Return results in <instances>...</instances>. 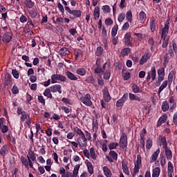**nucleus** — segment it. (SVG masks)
Segmentation results:
<instances>
[{"mask_svg": "<svg viewBox=\"0 0 177 177\" xmlns=\"http://www.w3.org/2000/svg\"><path fill=\"white\" fill-rule=\"evenodd\" d=\"M111 65L110 64V63L106 62L104 65H103V72L102 74H104V80H110V77L111 76Z\"/></svg>", "mask_w": 177, "mask_h": 177, "instance_id": "1", "label": "nucleus"}, {"mask_svg": "<svg viewBox=\"0 0 177 177\" xmlns=\"http://www.w3.org/2000/svg\"><path fill=\"white\" fill-rule=\"evenodd\" d=\"M80 100L87 107H92V106H93V102L91 100V94L89 93H86L84 96L80 97Z\"/></svg>", "mask_w": 177, "mask_h": 177, "instance_id": "2", "label": "nucleus"}, {"mask_svg": "<svg viewBox=\"0 0 177 177\" xmlns=\"http://www.w3.org/2000/svg\"><path fill=\"white\" fill-rule=\"evenodd\" d=\"M66 12H68L69 15H73V17H69L70 19H77L78 17H81L82 16V12L80 10H71L70 7L65 6Z\"/></svg>", "mask_w": 177, "mask_h": 177, "instance_id": "3", "label": "nucleus"}, {"mask_svg": "<svg viewBox=\"0 0 177 177\" xmlns=\"http://www.w3.org/2000/svg\"><path fill=\"white\" fill-rule=\"evenodd\" d=\"M17 113L18 114V115H21V118H20L21 124L24 123V121H26L27 118H30V115H28L26 111H23V109H21V108L20 107L17 108Z\"/></svg>", "mask_w": 177, "mask_h": 177, "instance_id": "4", "label": "nucleus"}, {"mask_svg": "<svg viewBox=\"0 0 177 177\" xmlns=\"http://www.w3.org/2000/svg\"><path fill=\"white\" fill-rule=\"evenodd\" d=\"M67 78L63 75L54 74L51 76V83L57 84V81H61L62 82H66Z\"/></svg>", "mask_w": 177, "mask_h": 177, "instance_id": "5", "label": "nucleus"}, {"mask_svg": "<svg viewBox=\"0 0 177 177\" xmlns=\"http://www.w3.org/2000/svg\"><path fill=\"white\" fill-rule=\"evenodd\" d=\"M158 81H157V86H160L161 85V82L164 80V77H165V69L164 68H161L158 70Z\"/></svg>", "mask_w": 177, "mask_h": 177, "instance_id": "6", "label": "nucleus"}, {"mask_svg": "<svg viewBox=\"0 0 177 177\" xmlns=\"http://www.w3.org/2000/svg\"><path fill=\"white\" fill-rule=\"evenodd\" d=\"M120 145L121 149H125L126 147H128V136H127V133H122V136L120 137Z\"/></svg>", "mask_w": 177, "mask_h": 177, "instance_id": "7", "label": "nucleus"}, {"mask_svg": "<svg viewBox=\"0 0 177 177\" xmlns=\"http://www.w3.org/2000/svg\"><path fill=\"white\" fill-rule=\"evenodd\" d=\"M151 57V53H150V50H148L141 57L140 59V65L143 66L145 63H147V60H149Z\"/></svg>", "mask_w": 177, "mask_h": 177, "instance_id": "8", "label": "nucleus"}, {"mask_svg": "<svg viewBox=\"0 0 177 177\" xmlns=\"http://www.w3.org/2000/svg\"><path fill=\"white\" fill-rule=\"evenodd\" d=\"M12 38H13V33H12V31L9 30V32L3 33L2 41L3 44H9V42L12 41Z\"/></svg>", "mask_w": 177, "mask_h": 177, "instance_id": "9", "label": "nucleus"}, {"mask_svg": "<svg viewBox=\"0 0 177 177\" xmlns=\"http://www.w3.org/2000/svg\"><path fill=\"white\" fill-rule=\"evenodd\" d=\"M169 32V19H167L165 24V27L162 29L161 38H167Z\"/></svg>", "mask_w": 177, "mask_h": 177, "instance_id": "10", "label": "nucleus"}, {"mask_svg": "<svg viewBox=\"0 0 177 177\" xmlns=\"http://www.w3.org/2000/svg\"><path fill=\"white\" fill-rule=\"evenodd\" d=\"M142 166V157L140 155H137V160L135 163L133 174H138L139 172V169H140V167Z\"/></svg>", "mask_w": 177, "mask_h": 177, "instance_id": "11", "label": "nucleus"}, {"mask_svg": "<svg viewBox=\"0 0 177 177\" xmlns=\"http://www.w3.org/2000/svg\"><path fill=\"white\" fill-rule=\"evenodd\" d=\"M128 93H124L122 97L117 101L116 106L122 107L124 104L127 102V100H128Z\"/></svg>", "mask_w": 177, "mask_h": 177, "instance_id": "12", "label": "nucleus"}, {"mask_svg": "<svg viewBox=\"0 0 177 177\" xmlns=\"http://www.w3.org/2000/svg\"><path fill=\"white\" fill-rule=\"evenodd\" d=\"M170 103V113H174L175 109H176V99L174 96H171L169 98Z\"/></svg>", "mask_w": 177, "mask_h": 177, "instance_id": "13", "label": "nucleus"}, {"mask_svg": "<svg viewBox=\"0 0 177 177\" xmlns=\"http://www.w3.org/2000/svg\"><path fill=\"white\" fill-rule=\"evenodd\" d=\"M86 137H85V135L84 136H81L77 138V142L80 145V147H85L86 145Z\"/></svg>", "mask_w": 177, "mask_h": 177, "instance_id": "14", "label": "nucleus"}, {"mask_svg": "<svg viewBox=\"0 0 177 177\" xmlns=\"http://www.w3.org/2000/svg\"><path fill=\"white\" fill-rule=\"evenodd\" d=\"M50 90L53 93H56V92H59L62 93V86L60 84L53 85L50 87Z\"/></svg>", "mask_w": 177, "mask_h": 177, "instance_id": "15", "label": "nucleus"}, {"mask_svg": "<svg viewBox=\"0 0 177 177\" xmlns=\"http://www.w3.org/2000/svg\"><path fill=\"white\" fill-rule=\"evenodd\" d=\"M124 44L126 46H132V41H131V32H127L124 35Z\"/></svg>", "mask_w": 177, "mask_h": 177, "instance_id": "16", "label": "nucleus"}, {"mask_svg": "<svg viewBox=\"0 0 177 177\" xmlns=\"http://www.w3.org/2000/svg\"><path fill=\"white\" fill-rule=\"evenodd\" d=\"M102 93H103L104 100L106 103H109V102H110V100H111V97L110 96V93H109V90L104 88V89L102 91Z\"/></svg>", "mask_w": 177, "mask_h": 177, "instance_id": "17", "label": "nucleus"}, {"mask_svg": "<svg viewBox=\"0 0 177 177\" xmlns=\"http://www.w3.org/2000/svg\"><path fill=\"white\" fill-rule=\"evenodd\" d=\"M104 53V49L101 46H99L97 47L95 50V56H97L98 57H102L103 56V54Z\"/></svg>", "mask_w": 177, "mask_h": 177, "instance_id": "18", "label": "nucleus"}, {"mask_svg": "<svg viewBox=\"0 0 177 177\" xmlns=\"http://www.w3.org/2000/svg\"><path fill=\"white\" fill-rule=\"evenodd\" d=\"M129 100L131 101L136 100L137 102H143V98L136 96V95H135L132 93H129Z\"/></svg>", "mask_w": 177, "mask_h": 177, "instance_id": "19", "label": "nucleus"}, {"mask_svg": "<svg viewBox=\"0 0 177 177\" xmlns=\"http://www.w3.org/2000/svg\"><path fill=\"white\" fill-rule=\"evenodd\" d=\"M159 154H160V149H158L151 156V160H150L151 164L154 162V161H157V158H158Z\"/></svg>", "mask_w": 177, "mask_h": 177, "instance_id": "20", "label": "nucleus"}, {"mask_svg": "<svg viewBox=\"0 0 177 177\" xmlns=\"http://www.w3.org/2000/svg\"><path fill=\"white\" fill-rule=\"evenodd\" d=\"M58 53L60 56H67V55H70V50L66 47H62L60 48Z\"/></svg>", "mask_w": 177, "mask_h": 177, "instance_id": "21", "label": "nucleus"}, {"mask_svg": "<svg viewBox=\"0 0 177 177\" xmlns=\"http://www.w3.org/2000/svg\"><path fill=\"white\" fill-rule=\"evenodd\" d=\"M93 16L95 20H98L99 17H100V8L99 6H96L93 10Z\"/></svg>", "mask_w": 177, "mask_h": 177, "instance_id": "22", "label": "nucleus"}, {"mask_svg": "<svg viewBox=\"0 0 177 177\" xmlns=\"http://www.w3.org/2000/svg\"><path fill=\"white\" fill-rule=\"evenodd\" d=\"M66 77L68 78V80H71V81H77L78 77H77L71 71H66Z\"/></svg>", "mask_w": 177, "mask_h": 177, "instance_id": "23", "label": "nucleus"}, {"mask_svg": "<svg viewBox=\"0 0 177 177\" xmlns=\"http://www.w3.org/2000/svg\"><path fill=\"white\" fill-rule=\"evenodd\" d=\"M102 171L104 172V175L106 177H111V176L113 175L111 174V170H110V169H109V167L106 166L102 167Z\"/></svg>", "mask_w": 177, "mask_h": 177, "instance_id": "24", "label": "nucleus"}, {"mask_svg": "<svg viewBox=\"0 0 177 177\" xmlns=\"http://www.w3.org/2000/svg\"><path fill=\"white\" fill-rule=\"evenodd\" d=\"M162 111H163V113H166V111H168L170 108H169V104L168 103V101H164L162 103Z\"/></svg>", "mask_w": 177, "mask_h": 177, "instance_id": "25", "label": "nucleus"}, {"mask_svg": "<svg viewBox=\"0 0 177 177\" xmlns=\"http://www.w3.org/2000/svg\"><path fill=\"white\" fill-rule=\"evenodd\" d=\"M149 27L151 32L156 31V18H152L149 22Z\"/></svg>", "mask_w": 177, "mask_h": 177, "instance_id": "26", "label": "nucleus"}, {"mask_svg": "<svg viewBox=\"0 0 177 177\" xmlns=\"http://www.w3.org/2000/svg\"><path fill=\"white\" fill-rule=\"evenodd\" d=\"M10 82H12V76L9 74L6 75L4 78V85L6 86H9Z\"/></svg>", "mask_w": 177, "mask_h": 177, "instance_id": "27", "label": "nucleus"}, {"mask_svg": "<svg viewBox=\"0 0 177 177\" xmlns=\"http://www.w3.org/2000/svg\"><path fill=\"white\" fill-rule=\"evenodd\" d=\"M76 74H78V75L81 77H84V75H86V69L84 68H79L76 70Z\"/></svg>", "mask_w": 177, "mask_h": 177, "instance_id": "28", "label": "nucleus"}, {"mask_svg": "<svg viewBox=\"0 0 177 177\" xmlns=\"http://www.w3.org/2000/svg\"><path fill=\"white\" fill-rule=\"evenodd\" d=\"M139 19L141 23H145L146 21V19H147V15L145 11H141L139 13Z\"/></svg>", "mask_w": 177, "mask_h": 177, "instance_id": "29", "label": "nucleus"}, {"mask_svg": "<svg viewBox=\"0 0 177 177\" xmlns=\"http://www.w3.org/2000/svg\"><path fill=\"white\" fill-rule=\"evenodd\" d=\"M152 81L156 80V77H157V72H156V66H152L151 68V72L149 73Z\"/></svg>", "mask_w": 177, "mask_h": 177, "instance_id": "30", "label": "nucleus"}, {"mask_svg": "<svg viewBox=\"0 0 177 177\" xmlns=\"http://www.w3.org/2000/svg\"><path fill=\"white\" fill-rule=\"evenodd\" d=\"M86 163L88 168V171L90 174V175H93V165H92V162H89V160H86Z\"/></svg>", "mask_w": 177, "mask_h": 177, "instance_id": "31", "label": "nucleus"}, {"mask_svg": "<svg viewBox=\"0 0 177 177\" xmlns=\"http://www.w3.org/2000/svg\"><path fill=\"white\" fill-rule=\"evenodd\" d=\"M8 145H4L2 146V147L0 149V155L2 156V157H5L6 153H8Z\"/></svg>", "mask_w": 177, "mask_h": 177, "instance_id": "32", "label": "nucleus"}, {"mask_svg": "<svg viewBox=\"0 0 177 177\" xmlns=\"http://www.w3.org/2000/svg\"><path fill=\"white\" fill-rule=\"evenodd\" d=\"M160 172H161V169H160V167H155L152 170V177L160 176Z\"/></svg>", "mask_w": 177, "mask_h": 177, "instance_id": "33", "label": "nucleus"}, {"mask_svg": "<svg viewBox=\"0 0 177 177\" xmlns=\"http://www.w3.org/2000/svg\"><path fill=\"white\" fill-rule=\"evenodd\" d=\"M122 171L126 175H129V168H128V165L125 162H122Z\"/></svg>", "mask_w": 177, "mask_h": 177, "instance_id": "34", "label": "nucleus"}, {"mask_svg": "<svg viewBox=\"0 0 177 177\" xmlns=\"http://www.w3.org/2000/svg\"><path fill=\"white\" fill-rule=\"evenodd\" d=\"M167 86H168V80H165L162 82V85L158 88V95H160V93H161V91H164L165 88H167Z\"/></svg>", "mask_w": 177, "mask_h": 177, "instance_id": "35", "label": "nucleus"}, {"mask_svg": "<svg viewBox=\"0 0 177 177\" xmlns=\"http://www.w3.org/2000/svg\"><path fill=\"white\" fill-rule=\"evenodd\" d=\"M74 55L75 59L77 60L80 56H82L84 55V51L76 48L74 50Z\"/></svg>", "mask_w": 177, "mask_h": 177, "instance_id": "36", "label": "nucleus"}, {"mask_svg": "<svg viewBox=\"0 0 177 177\" xmlns=\"http://www.w3.org/2000/svg\"><path fill=\"white\" fill-rule=\"evenodd\" d=\"M117 32H118V25L116 24L111 29V37L114 38L117 35Z\"/></svg>", "mask_w": 177, "mask_h": 177, "instance_id": "37", "label": "nucleus"}, {"mask_svg": "<svg viewBox=\"0 0 177 177\" xmlns=\"http://www.w3.org/2000/svg\"><path fill=\"white\" fill-rule=\"evenodd\" d=\"M131 89L133 93H142V91H140V88H139V86H138V85L135 84H132Z\"/></svg>", "mask_w": 177, "mask_h": 177, "instance_id": "38", "label": "nucleus"}, {"mask_svg": "<svg viewBox=\"0 0 177 177\" xmlns=\"http://www.w3.org/2000/svg\"><path fill=\"white\" fill-rule=\"evenodd\" d=\"M109 156L111 157L114 161H117V160H118V153H117V152L115 151H109Z\"/></svg>", "mask_w": 177, "mask_h": 177, "instance_id": "39", "label": "nucleus"}, {"mask_svg": "<svg viewBox=\"0 0 177 177\" xmlns=\"http://www.w3.org/2000/svg\"><path fill=\"white\" fill-rule=\"evenodd\" d=\"M52 92L50 88H46L44 92V95L46 96L48 99H52L53 96L52 95Z\"/></svg>", "mask_w": 177, "mask_h": 177, "instance_id": "40", "label": "nucleus"}, {"mask_svg": "<svg viewBox=\"0 0 177 177\" xmlns=\"http://www.w3.org/2000/svg\"><path fill=\"white\" fill-rule=\"evenodd\" d=\"M24 4L26 5V6H27V8H28L29 9H31L32 8L34 7V2H32V0H25L24 1Z\"/></svg>", "mask_w": 177, "mask_h": 177, "instance_id": "41", "label": "nucleus"}, {"mask_svg": "<svg viewBox=\"0 0 177 177\" xmlns=\"http://www.w3.org/2000/svg\"><path fill=\"white\" fill-rule=\"evenodd\" d=\"M152 146H153V140L151 138H149L147 140L146 149L147 150H150V149H151Z\"/></svg>", "mask_w": 177, "mask_h": 177, "instance_id": "42", "label": "nucleus"}, {"mask_svg": "<svg viewBox=\"0 0 177 177\" xmlns=\"http://www.w3.org/2000/svg\"><path fill=\"white\" fill-rule=\"evenodd\" d=\"M28 156L31 161H37V156H35V152L30 151L28 152Z\"/></svg>", "mask_w": 177, "mask_h": 177, "instance_id": "43", "label": "nucleus"}, {"mask_svg": "<svg viewBox=\"0 0 177 177\" xmlns=\"http://www.w3.org/2000/svg\"><path fill=\"white\" fill-rule=\"evenodd\" d=\"M74 131L76 133V136H85L82 130L78 127H75Z\"/></svg>", "mask_w": 177, "mask_h": 177, "instance_id": "44", "label": "nucleus"}, {"mask_svg": "<svg viewBox=\"0 0 177 177\" xmlns=\"http://www.w3.org/2000/svg\"><path fill=\"white\" fill-rule=\"evenodd\" d=\"M131 53V48L127 47L121 50L122 56H128V54Z\"/></svg>", "mask_w": 177, "mask_h": 177, "instance_id": "45", "label": "nucleus"}, {"mask_svg": "<svg viewBox=\"0 0 177 177\" xmlns=\"http://www.w3.org/2000/svg\"><path fill=\"white\" fill-rule=\"evenodd\" d=\"M108 147L109 150H115L117 147H118V142H111L109 145Z\"/></svg>", "mask_w": 177, "mask_h": 177, "instance_id": "46", "label": "nucleus"}, {"mask_svg": "<svg viewBox=\"0 0 177 177\" xmlns=\"http://www.w3.org/2000/svg\"><path fill=\"white\" fill-rule=\"evenodd\" d=\"M90 156L91 158H93V160H96V158H97V156H96V152L95 151V148H90Z\"/></svg>", "mask_w": 177, "mask_h": 177, "instance_id": "47", "label": "nucleus"}, {"mask_svg": "<svg viewBox=\"0 0 177 177\" xmlns=\"http://www.w3.org/2000/svg\"><path fill=\"white\" fill-rule=\"evenodd\" d=\"M80 165H76L74 167V169L73 171V177H77L78 175V171H80Z\"/></svg>", "mask_w": 177, "mask_h": 177, "instance_id": "48", "label": "nucleus"}, {"mask_svg": "<svg viewBox=\"0 0 177 177\" xmlns=\"http://www.w3.org/2000/svg\"><path fill=\"white\" fill-rule=\"evenodd\" d=\"M126 18L129 23H132V11L128 10L126 13Z\"/></svg>", "mask_w": 177, "mask_h": 177, "instance_id": "49", "label": "nucleus"}, {"mask_svg": "<svg viewBox=\"0 0 177 177\" xmlns=\"http://www.w3.org/2000/svg\"><path fill=\"white\" fill-rule=\"evenodd\" d=\"M165 154L167 160H172V151H171V149H166Z\"/></svg>", "mask_w": 177, "mask_h": 177, "instance_id": "50", "label": "nucleus"}, {"mask_svg": "<svg viewBox=\"0 0 177 177\" xmlns=\"http://www.w3.org/2000/svg\"><path fill=\"white\" fill-rule=\"evenodd\" d=\"M21 162L24 165L25 168H28V160H27L24 156L21 157Z\"/></svg>", "mask_w": 177, "mask_h": 177, "instance_id": "51", "label": "nucleus"}, {"mask_svg": "<svg viewBox=\"0 0 177 177\" xmlns=\"http://www.w3.org/2000/svg\"><path fill=\"white\" fill-rule=\"evenodd\" d=\"M125 20V12H121L118 17V21L119 23H122Z\"/></svg>", "mask_w": 177, "mask_h": 177, "instance_id": "52", "label": "nucleus"}, {"mask_svg": "<svg viewBox=\"0 0 177 177\" xmlns=\"http://www.w3.org/2000/svg\"><path fill=\"white\" fill-rule=\"evenodd\" d=\"M161 39H162V48H167L169 39L167 37H161Z\"/></svg>", "mask_w": 177, "mask_h": 177, "instance_id": "53", "label": "nucleus"}, {"mask_svg": "<svg viewBox=\"0 0 177 177\" xmlns=\"http://www.w3.org/2000/svg\"><path fill=\"white\" fill-rule=\"evenodd\" d=\"M94 73H95V74H100V73H103V66L102 68V66H96Z\"/></svg>", "mask_w": 177, "mask_h": 177, "instance_id": "54", "label": "nucleus"}, {"mask_svg": "<svg viewBox=\"0 0 177 177\" xmlns=\"http://www.w3.org/2000/svg\"><path fill=\"white\" fill-rule=\"evenodd\" d=\"M30 15L32 19H37V17L39 16V14H38V12H37V10H33L30 12Z\"/></svg>", "mask_w": 177, "mask_h": 177, "instance_id": "55", "label": "nucleus"}, {"mask_svg": "<svg viewBox=\"0 0 177 177\" xmlns=\"http://www.w3.org/2000/svg\"><path fill=\"white\" fill-rule=\"evenodd\" d=\"M102 9L103 10L104 13H110L111 11V9L110 8V6L105 5L102 7Z\"/></svg>", "mask_w": 177, "mask_h": 177, "instance_id": "56", "label": "nucleus"}, {"mask_svg": "<svg viewBox=\"0 0 177 177\" xmlns=\"http://www.w3.org/2000/svg\"><path fill=\"white\" fill-rule=\"evenodd\" d=\"M146 133H147V131H146V129H143L142 130V132L140 133V140H145Z\"/></svg>", "mask_w": 177, "mask_h": 177, "instance_id": "57", "label": "nucleus"}, {"mask_svg": "<svg viewBox=\"0 0 177 177\" xmlns=\"http://www.w3.org/2000/svg\"><path fill=\"white\" fill-rule=\"evenodd\" d=\"M104 23L106 26H113L114 24V21L111 18H107L105 19Z\"/></svg>", "mask_w": 177, "mask_h": 177, "instance_id": "58", "label": "nucleus"}, {"mask_svg": "<svg viewBox=\"0 0 177 177\" xmlns=\"http://www.w3.org/2000/svg\"><path fill=\"white\" fill-rule=\"evenodd\" d=\"M12 74L14 78H15L16 80H19V77L20 76V75L19 74V71H17V70L12 69Z\"/></svg>", "mask_w": 177, "mask_h": 177, "instance_id": "59", "label": "nucleus"}, {"mask_svg": "<svg viewBox=\"0 0 177 177\" xmlns=\"http://www.w3.org/2000/svg\"><path fill=\"white\" fill-rule=\"evenodd\" d=\"M122 77L124 81H128L129 78H131V73L129 72H126L125 73H122Z\"/></svg>", "mask_w": 177, "mask_h": 177, "instance_id": "60", "label": "nucleus"}, {"mask_svg": "<svg viewBox=\"0 0 177 177\" xmlns=\"http://www.w3.org/2000/svg\"><path fill=\"white\" fill-rule=\"evenodd\" d=\"M102 35L103 37V39H105L107 37V30H106V27L102 26Z\"/></svg>", "mask_w": 177, "mask_h": 177, "instance_id": "61", "label": "nucleus"}, {"mask_svg": "<svg viewBox=\"0 0 177 177\" xmlns=\"http://www.w3.org/2000/svg\"><path fill=\"white\" fill-rule=\"evenodd\" d=\"M11 91L12 95H17V93H19V88H17V86L14 85L11 89Z\"/></svg>", "mask_w": 177, "mask_h": 177, "instance_id": "62", "label": "nucleus"}, {"mask_svg": "<svg viewBox=\"0 0 177 177\" xmlns=\"http://www.w3.org/2000/svg\"><path fill=\"white\" fill-rule=\"evenodd\" d=\"M26 26L32 30V28H34V24L32 23V21L31 19H29Z\"/></svg>", "mask_w": 177, "mask_h": 177, "instance_id": "63", "label": "nucleus"}, {"mask_svg": "<svg viewBox=\"0 0 177 177\" xmlns=\"http://www.w3.org/2000/svg\"><path fill=\"white\" fill-rule=\"evenodd\" d=\"M173 125H177V111L173 115Z\"/></svg>", "mask_w": 177, "mask_h": 177, "instance_id": "64", "label": "nucleus"}]
</instances>
